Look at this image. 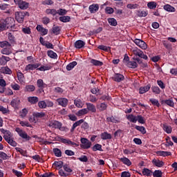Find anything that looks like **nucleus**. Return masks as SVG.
<instances>
[{
  "mask_svg": "<svg viewBox=\"0 0 177 177\" xmlns=\"http://www.w3.org/2000/svg\"><path fill=\"white\" fill-rule=\"evenodd\" d=\"M57 102L58 103L59 106H62V107H67L68 104V100L65 97H61L57 99Z\"/></svg>",
  "mask_w": 177,
  "mask_h": 177,
  "instance_id": "12",
  "label": "nucleus"
},
{
  "mask_svg": "<svg viewBox=\"0 0 177 177\" xmlns=\"http://www.w3.org/2000/svg\"><path fill=\"white\" fill-rule=\"evenodd\" d=\"M74 104L76 107H78V109H82V107H84V103L80 98H77L74 100Z\"/></svg>",
  "mask_w": 177,
  "mask_h": 177,
  "instance_id": "28",
  "label": "nucleus"
},
{
  "mask_svg": "<svg viewBox=\"0 0 177 177\" xmlns=\"http://www.w3.org/2000/svg\"><path fill=\"white\" fill-rule=\"evenodd\" d=\"M151 174H153V171L147 168L142 169V174L145 176H151Z\"/></svg>",
  "mask_w": 177,
  "mask_h": 177,
  "instance_id": "54",
  "label": "nucleus"
},
{
  "mask_svg": "<svg viewBox=\"0 0 177 177\" xmlns=\"http://www.w3.org/2000/svg\"><path fill=\"white\" fill-rule=\"evenodd\" d=\"M93 151H103V149H102V145L100 144H95L93 147H92Z\"/></svg>",
  "mask_w": 177,
  "mask_h": 177,
  "instance_id": "50",
  "label": "nucleus"
},
{
  "mask_svg": "<svg viewBox=\"0 0 177 177\" xmlns=\"http://www.w3.org/2000/svg\"><path fill=\"white\" fill-rule=\"evenodd\" d=\"M11 47H6L1 50L2 55H7L9 56L12 53V49H10Z\"/></svg>",
  "mask_w": 177,
  "mask_h": 177,
  "instance_id": "41",
  "label": "nucleus"
},
{
  "mask_svg": "<svg viewBox=\"0 0 177 177\" xmlns=\"http://www.w3.org/2000/svg\"><path fill=\"white\" fill-rule=\"evenodd\" d=\"M47 55L48 57H50V59H57V54L52 50H48L47 52Z\"/></svg>",
  "mask_w": 177,
  "mask_h": 177,
  "instance_id": "39",
  "label": "nucleus"
},
{
  "mask_svg": "<svg viewBox=\"0 0 177 177\" xmlns=\"http://www.w3.org/2000/svg\"><path fill=\"white\" fill-rule=\"evenodd\" d=\"M149 102H151V104H153V106H156V107H160V102H158V100L151 98L149 100Z\"/></svg>",
  "mask_w": 177,
  "mask_h": 177,
  "instance_id": "58",
  "label": "nucleus"
},
{
  "mask_svg": "<svg viewBox=\"0 0 177 177\" xmlns=\"http://www.w3.org/2000/svg\"><path fill=\"white\" fill-rule=\"evenodd\" d=\"M45 13L46 15H51V16H53V17H55V16H56V15H57V10L53 8H47L45 11Z\"/></svg>",
  "mask_w": 177,
  "mask_h": 177,
  "instance_id": "22",
  "label": "nucleus"
},
{
  "mask_svg": "<svg viewBox=\"0 0 177 177\" xmlns=\"http://www.w3.org/2000/svg\"><path fill=\"white\" fill-rule=\"evenodd\" d=\"M53 151L55 156V157H62V150L58 148H54Z\"/></svg>",
  "mask_w": 177,
  "mask_h": 177,
  "instance_id": "57",
  "label": "nucleus"
},
{
  "mask_svg": "<svg viewBox=\"0 0 177 177\" xmlns=\"http://www.w3.org/2000/svg\"><path fill=\"white\" fill-rule=\"evenodd\" d=\"M15 131H17V133H18L19 136H20V138H22V139H25V140L26 141H28L31 139V137H30V136H28V134H27L26 131H23L19 127H17L15 129Z\"/></svg>",
  "mask_w": 177,
  "mask_h": 177,
  "instance_id": "7",
  "label": "nucleus"
},
{
  "mask_svg": "<svg viewBox=\"0 0 177 177\" xmlns=\"http://www.w3.org/2000/svg\"><path fill=\"white\" fill-rule=\"evenodd\" d=\"M52 68V66L50 65H46V66H41L39 68H37L38 71H48V70H50Z\"/></svg>",
  "mask_w": 177,
  "mask_h": 177,
  "instance_id": "49",
  "label": "nucleus"
},
{
  "mask_svg": "<svg viewBox=\"0 0 177 177\" xmlns=\"http://www.w3.org/2000/svg\"><path fill=\"white\" fill-rule=\"evenodd\" d=\"M134 44L137 45V46H139L141 49L146 50L147 48V44L145 42V41L140 39H136L133 40Z\"/></svg>",
  "mask_w": 177,
  "mask_h": 177,
  "instance_id": "9",
  "label": "nucleus"
},
{
  "mask_svg": "<svg viewBox=\"0 0 177 177\" xmlns=\"http://www.w3.org/2000/svg\"><path fill=\"white\" fill-rule=\"evenodd\" d=\"M97 48L100 50H104V52H111V48H110L109 46H104V45H100V46H98Z\"/></svg>",
  "mask_w": 177,
  "mask_h": 177,
  "instance_id": "47",
  "label": "nucleus"
},
{
  "mask_svg": "<svg viewBox=\"0 0 177 177\" xmlns=\"http://www.w3.org/2000/svg\"><path fill=\"white\" fill-rule=\"evenodd\" d=\"M2 23L6 30H8L9 28H15V27L16 26V24H15V18L13 17H7Z\"/></svg>",
  "mask_w": 177,
  "mask_h": 177,
  "instance_id": "3",
  "label": "nucleus"
},
{
  "mask_svg": "<svg viewBox=\"0 0 177 177\" xmlns=\"http://www.w3.org/2000/svg\"><path fill=\"white\" fill-rule=\"evenodd\" d=\"M150 88H151V85H150L149 84H147V86H142L140 88L139 93L140 95H143V93H146V92H149V91H150Z\"/></svg>",
  "mask_w": 177,
  "mask_h": 177,
  "instance_id": "18",
  "label": "nucleus"
},
{
  "mask_svg": "<svg viewBox=\"0 0 177 177\" xmlns=\"http://www.w3.org/2000/svg\"><path fill=\"white\" fill-rule=\"evenodd\" d=\"M17 77L18 80L19 81V82H23L24 78V74H23V73L18 72L17 73Z\"/></svg>",
  "mask_w": 177,
  "mask_h": 177,
  "instance_id": "61",
  "label": "nucleus"
},
{
  "mask_svg": "<svg viewBox=\"0 0 177 177\" xmlns=\"http://www.w3.org/2000/svg\"><path fill=\"white\" fill-rule=\"evenodd\" d=\"M77 63L75 61H73L71 63H69L67 66H66V70L67 71H71V70H73V68H74L75 67V66H77Z\"/></svg>",
  "mask_w": 177,
  "mask_h": 177,
  "instance_id": "35",
  "label": "nucleus"
},
{
  "mask_svg": "<svg viewBox=\"0 0 177 177\" xmlns=\"http://www.w3.org/2000/svg\"><path fill=\"white\" fill-rule=\"evenodd\" d=\"M85 46V42L82 40H77L75 42V48L76 49H82Z\"/></svg>",
  "mask_w": 177,
  "mask_h": 177,
  "instance_id": "20",
  "label": "nucleus"
},
{
  "mask_svg": "<svg viewBox=\"0 0 177 177\" xmlns=\"http://www.w3.org/2000/svg\"><path fill=\"white\" fill-rule=\"evenodd\" d=\"M97 109L100 111H104V110H107V104H106V103L104 102H102L101 104L97 106Z\"/></svg>",
  "mask_w": 177,
  "mask_h": 177,
  "instance_id": "38",
  "label": "nucleus"
},
{
  "mask_svg": "<svg viewBox=\"0 0 177 177\" xmlns=\"http://www.w3.org/2000/svg\"><path fill=\"white\" fill-rule=\"evenodd\" d=\"M0 48H12V44L8 41H0Z\"/></svg>",
  "mask_w": 177,
  "mask_h": 177,
  "instance_id": "40",
  "label": "nucleus"
},
{
  "mask_svg": "<svg viewBox=\"0 0 177 177\" xmlns=\"http://www.w3.org/2000/svg\"><path fill=\"white\" fill-rule=\"evenodd\" d=\"M54 167H56V168H57L58 169H62V168H63L64 167V163L63 161L59 160V161H55L53 165Z\"/></svg>",
  "mask_w": 177,
  "mask_h": 177,
  "instance_id": "43",
  "label": "nucleus"
},
{
  "mask_svg": "<svg viewBox=\"0 0 177 177\" xmlns=\"http://www.w3.org/2000/svg\"><path fill=\"white\" fill-rule=\"evenodd\" d=\"M57 15H59V16H66L67 15V10L59 8L57 10Z\"/></svg>",
  "mask_w": 177,
  "mask_h": 177,
  "instance_id": "52",
  "label": "nucleus"
},
{
  "mask_svg": "<svg viewBox=\"0 0 177 177\" xmlns=\"http://www.w3.org/2000/svg\"><path fill=\"white\" fill-rule=\"evenodd\" d=\"M163 9L166 10V12H176V9L174 6L169 4L165 5L163 6Z\"/></svg>",
  "mask_w": 177,
  "mask_h": 177,
  "instance_id": "24",
  "label": "nucleus"
},
{
  "mask_svg": "<svg viewBox=\"0 0 177 177\" xmlns=\"http://www.w3.org/2000/svg\"><path fill=\"white\" fill-rule=\"evenodd\" d=\"M156 154L162 157H168V156H172V153L169 151H158L156 152Z\"/></svg>",
  "mask_w": 177,
  "mask_h": 177,
  "instance_id": "29",
  "label": "nucleus"
},
{
  "mask_svg": "<svg viewBox=\"0 0 177 177\" xmlns=\"http://www.w3.org/2000/svg\"><path fill=\"white\" fill-rule=\"evenodd\" d=\"M161 104L162 106H169V107H174L175 103L174 102V100L171 99L169 100H162L160 101Z\"/></svg>",
  "mask_w": 177,
  "mask_h": 177,
  "instance_id": "13",
  "label": "nucleus"
},
{
  "mask_svg": "<svg viewBox=\"0 0 177 177\" xmlns=\"http://www.w3.org/2000/svg\"><path fill=\"white\" fill-rule=\"evenodd\" d=\"M50 128H55V129H60L62 128V122L59 121H51L48 124Z\"/></svg>",
  "mask_w": 177,
  "mask_h": 177,
  "instance_id": "14",
  "label": "nucleus"
},
{
  "mask_svg": "<svg viewBox=\"0 0 177 177\" xmlns=\"http://www.w3.org/2000/svg\"><path fill=\"white\" fill-rule=\"evenodd\" d=\"M111 134L109 133L108 132L101 133V139H102V140H107V139H111Z\"/></svg>",
  "mask_w": 177,
  "mask_h": 177,
  "instance_id": "34",
  "label": "nucleus"
},
{
  "mask_svg": "<svg viewBox=\"0 0 177 177\" xmlns=\"http://www.w3.org/2000/svg\"><path fill=\"white\" fill-rule=\"evenodd\" d=\"M15 150L24 157H27V151H24L23 149L20 147H16Z\"/></svg>",
  "mask_w": 177,
  "mask_h": 177,
  "instance_id": "51",
  "label": "nucleus"
},
{
  "mask_svg": "<svg viewBox=\"0 0 177 177\" xmlns=\"http://www.w3.org/2000/svg\"><path fill=\"white\" fill-rule=\"evenodd\" d=\"M38 106L39 109H46V102L45 101H39L38 102Z\"/></svg>",
  "mask_w": 177,
  "mask_h": 177,
  "instance_id": "63",
  "label": "nucleus"
},
{
  "mask_svg": "<svg viewBox=\"0 0 177 177\" xmlns=\"http://www.w3.org/2000/svg\"><path fill=\"white\" fill-rule=\"evenodd\" d=\"M137 121L139 124H146V120H145V118L143 116L138 115H137Z\"/></svg>",
  "mask_w": 177,
  "mask_h": 177,
  "instance_id": "60",
  "label": "nucleus"
},
{
  "mask_svg": "<svg viewBox=\"0 0 177 177\" xmlns=\"http://www.w3.org/2000/svg\"><path fill=\"white\" fill-rule=\"evenodd\" d=\"M82 122H84V119H81V120H80L75 122L73 124V126H72V127H71V132H74V130L75 129V128H76L77 127H80V124H82Z\"/></svg>",
  "mask_w": 177,
  "mask_h": 177,
  "instance_id": "30",
  "label": "nucleus"
},
{
  "mask_svg": "<svg viewBox=\"0 0 177 177\" xmlns=\"http://www.w3.org/2000/svg\"><path fill=\"white\" fill-rule=\"evenodd\" d=\"M37 87L39 88V93H42V92H44V89H45V88L48 86V84H45L42 79L37 80Z\"/></svg>",
  "mask_w": 177,
  "mask_h": 177,
  "instance_id": "8",
  "label": "nucleus"
},
{
  "mask_svg": "<svg viewBox=\"0 0 177 177\" xmlns=\"http://www.w3.org/2000/svg\"><path fill=\"white\" fill-rule=\"evenodd\" d=\"M135 129L141 132L142 135L146 133V128H145L143 126H136Z\"/></svg>",
  "mask_w": 177,
  "mask_h": 177,
  "instance_id": "55",
  "label": "nucleus"
},
{
  "mask_svg": "<svg viewBox=\"0 0 177 177\" xmlns=\"http://www.w3.org/2000/svg\"><path fill=\"white\" fill-rule=\"evenodd\" d=\"M39 99L38 97L32 96L28 97V102L30 103V104H37L38 103Z\"/></svg>",
  "mask_w": 177,
  "mask_h": 177,
  "instance_id": "23",
  "label": "nucleus"
},
{
  "mask_svg": "<svg viewBox=\"0 0 177 177\" xmlns=\"http://www.w3.org/2000/svg\"><path fill=\"white\" fill-rule=\"evenodd\" d=\"M112 80L115 81V82H122V81H124V80H125V77H124V75L122 74L115 73L112 77Z\"/></svg>",
  "mask_w": 177,
  "mask_h": 177,
  "instance_id": "11",
  "label": "nucleus"
},
{
  "mask_svg": "<svg viewBox=\"0 0 177 177\" xmlns=\"http://www.w3.org/2000/svg\"><path fill=\"white\" fill-rule=\"evenodd\" d=\"M147 15H149L148 11L137 10V16H138V17H146V16H147Z\"/></svg>",
  "mask_w": 177,
  "mask_h": 177,
  "instance_id": "42",
  "label": "nucleus"
},
{
  "mask_svg": "<svg viewBox=\"0 0 177 177\" xmlns=\"http://www.w3.org/2000/svg\"><path fill=\"white\" fill-rule=\"evenodd\" d=\"M153 177H162V171L161 170H155L153 173Z\"/></svg>",
  "mask_w": 177,
  "mask_h": 177,
  "instance_id": "59",
  "label": "nucleus"
},
{
  "mask_svg": "<svg viewBox=\"0 0 177 177\" xmlns=\"http://www.w3.org/2000/svg\"><path fill=\"white\" fill-rule=\"evenodd\" d=\"M57 142H61L64 145H68V146H73V147H78V144L70 140L68 138H63V137L57 136L56 137Z\"/></svg>",
  "mask_w": 177,
  "mask_h": 177,
  "instance_id": "4",
  "label": "nucleus"
},
{
  "mask_svg": "<svg viewBox=\"0 0 177 177\" xmlns=\"http://www.w3.org/2000/svg\"><path fill=\"white\" fill-rule=\"evenodd\" d=\"M107 21L110 26H112L113 27H115L118 24L117 19L114 18H108Z\"/></svg>",
  "mask_w": 177,
  "mask_h": 177,
  "instance_id": "44",
  "label": "nucleus"
},
{
  "mask_svg": "<svg viewBox=\"0 0 177 177\" xmlns=\"http://www.w3.org/2000/svg\"><path fill=\"white\" fill-rule=\"evenodd\" d=\"M106 121L107 122H113V124H120V122L118 118H114V116L108 117Z\"/></svg>",
  "mask_w": 177,
  "mask_h": 177,
  "instance_id": "25",
  "label": "nucleus"
},
{
  "mask_svg": "<svg viewBox=\"0 0 177 177\" xmlns=\"http://www.w3.org/2000/svg\"><path fill=\"white\" fill-rule=\"evenodd\" d=\"M91 13H96L99 10V4L93 3L88 7Z\"/></svg>",
  "mask_w": 177,
  "mask_h": 177,
  "instance_id": "19",
  "label": "nucleus"
},
{
  "mask_svg": "<svg viewBox=\"0 0 177 177\" xmlns=\"http://www.w3.org/2000/svg\"><path fill=\"white\" fill-rule=\"evenodd\" d=\"M46 114L44 112H36L33 113V117L35 118H44Z\"/></svg>",
  "mask_w": 177,
  "mask_h": 177,
  "instance_id": "56",
  "label": "nucleus"
},
{
  "mask_svg": "<svg viewBox=\"0 0 177 177\" xmlns=\"http://www.w3.org/2000/svg\"><path fill=\"white\" fill-rule=\"evenodd\" d=\"M36 30H37L39 32H41L42 35H46V34H48V29L44 28L41 25H37Z\"/></svg>",
  "mask_w": 177,
  "mask_h": 177,
  "instance_id": "26",
  "label": "nucleus"
},
{
  "mask_svg": "<svg viewBox=\"0 0 177 177\" xmlns=\"http://www.w3.org/2000/svg\"><path fill=\"white\" fill-rule=\"evenodd\" d=\"M62 168L63 169H59L58 171L59 176L67 177L71 175V173L73 172V169L70 167V165L64 164Z\"/></svg>",
  "mask_w": 177,
  "mask_h": 177,
  "instance_id": "1",
  "label": "nucleus"
},
{
  "mask_svg": "<svg viewBox=\"0 0 177 177\" xmlns=\"http://www.w3.org/2000/svg\"><path fill=\"white\" fill-rule=\"evenodd\" d=\"M152 164L155 165V167H158V168H161L162 167H164L165 162L162 160H157V159H153L152 160Z\"/></svg>",
  "mask_w": 177,
  "mask_h": 177,
  "instance_id": "17",
  "label": "nucleus"
},
{
  "mask_svg": "<svg viewBox=\"0 0 177 177\" xmlns=\"http://www.w3.org/2000/svg\"><path fill=\"white\" fill-rule=\"evenodd\" d=\"M162 129L165 131V132H166L167 133H172V127L171 126H168L167 124H164L162 125Z\"/></svg>",
  "mask_w": 177,
  "mask_h": 177,
  "instance_id": "45",
  "label": "nucleus"
},
{
  "mask_svg": "<svg viewBox=\"0 0 177 177\" xmlns=\"http://www.w3.org/2000/svg\"><path fill=\"white\" fill-rule=\"evenodd\" d=\"M151 90L155 95H160V93H161V90L160 89L159 86H152Z\"/></svg>",
  "mask_w": 177,
  "mask_h": 177,
  "instance_id": "53",
  "label": "nucleus"
},
{
  "mask_svg": "<svg viewBox=\"0 0 177 177\" xmlns=\"http://www.w3.org/2000/svg\"><path fill=\"white\" fill-rule=\"evenodd\" d=\"M60 31H62L60 26H55L54 25L52 28V32L53 34H55V35H59V34H60Z\"/></svg>",
  "mask_w": 177,
  "mask_h": 177,
  "instance_id": "32",
  "label": "nucleus"
},
{
  "mask_svg": "<svg viewBox=\"0 0 177 177\" xmlns=\"http://www.w3.org/2000/svg\"><path fill=\"white\" fill-rule=\"evenodd\" d=\"M81 145L80 147L84 149V150H88V149H91V146H92V142L88 140V138H82L80 140Z\"/></svg>",
  "mask_w": 177,
  "mask_h": 177,
  "instance_id": "6",
  "label": "nucleus"
},
{
  "mask_svg": "<svg viewBox=\"0 0 177 177\" xmlns=\"http://www.w3.org/2000/svg\"><path fill=\"white\" fill-rule=\"evenodd\" d=\"M126 118L128 121L133 122V124H136V122H138V116H136L133 114L127 115Z\"/></svg>",
  "mask_w": 177,
  "mask_h": 177,
  "instance_id": "16",
  "label": "nucleus"
},
{
  "mask_svg": "<svg viewBox=\"0 0 177 177\" xmlns=\"http://www.w3.org/2000/svg\"><path fill=\"white\" fill-rule=\"evenodd\" d=\"M90 63H91V64H93V66H97L99 67H102V66H103V62H100L99 60L95 59H92L90 61Z\"/></svg>",
  "mask_w": 177,
  "mask_h": 177,
  "instance_id": "36",
  "label": "nucleus"
},
{
  "mask_svg": "<svg viewBox=\"0 0 177 177\" xmlns=\"http://www.w3.org/2000/svg\"><path fill=\"white\" fill-rule=\"evenodd\" d=\"M133 53L135 55V56H138V57H140V59H144L145 60H147L148 59L147 55H145L143 51H142L140 49L133 50Z\"/></svg>",
  "mask_w": 177,
  "mask_h": 177,
  "instance_id": "10",
  "label": "nucleus"
},
{
  "mask_svg": "<svg viewBox=\"0 0 177 177\" xmlns=\"http://www.w3.org/2000/svg\"><path fill=\"white\" fill-rule=\"evenodd\" d=\"M14 2L21 10H27L30 8V3L24 0H14Z\"/></svg>",
  "mask_w": 177,
  "mask_h": 177,
  "instance_id": "5",
  "label": "nucleus"
},
{
  "mask_svg": "<svg viewBox=\"0 0 177 177\" xmlns=\"http://www.w3.org/2000/svg\"><path fill=\"white\" fill-rule=\"evenodd\" d=\"M88 109L86 108L82 109L79 110L75 115H77V117H81V115H85V114H88Z\"/></svg>",
  "mask_w": 177,
  "mask_h": 177,
  "instance_id": "33",
  "label": "nucleus"
},
{
  "mask_svg": "<svg viewBox=\"0 0 177 177\" xmlns=\"http://www.w3.org/2000/svg\"><path fill=\"white\" fill-rule=\"evenodd\" d=\"M9 60H10V57L3 55L0 57V66H5Z\"/></svg>",
  "mask_w": 177,
  "mask_h": 177,
  "instance_id": "27",
  "label": "nucleus"
},
{
  "mask_svg": "<svg viewBox=\"0 0 177 177\" xmlns=\"http://www.w3.org/2000/svg\"><path fill=\"white\" fill-rule=\"evenodd\" d=\"M127 66L129 68H136L138 67V63L135 61H129L127 62Z\"/></svg>",
  "mask_w": 177,
  "mask_h": 177,
  "instance_id": "48",
  "label": "nucleus"
},
{
  "mask_svg": "<svg viewBox=\"0 0 177 177\" xmlns=\"http://www.w3.org/2000/svg\"><path fill=\"white\" fill-rule=\"evenodd\" d=\"M127 8L128 9H138V8H139V4H138V3H135V4L129 3V4H127Z\"/></svg>",
  "mask_w": 177,
  "mask_h": 177,
  "instance_id": "62",
  "label": "nucleus"
},
{
  "mask_svg": "<svg viewBox=\"0 0 177 177\" xmlns=\"http://www.w3.org/2000/svg\"><path fill=\"white\" fill-rule=\"evenodd\" d=\"M8 39L11 44H13V42H15V36L11 32H9L8 34Z\"/></svg>",
  "mask_w": 177,
  "mask_h": 177,
  "instance_id": "64",
  "label": "nucleus"
},
{
  "mask_svg": "<svg viewBox=\"0 0 177 177\" xmlns=\"http://www.w3.org/2000/svg\"><path fill=\"white\" fill-rule=\"evenodd\" d=\"M120 160L121 162H122L124 165H127V167H131L132 165V162H131V160H129L127 157L120 158Z\"/></svg>",
  "mask_w": 177,
  "mask_h": 177,
  "instance_id": "21",
  "label": "nucleus"
},
{
  "mask_svg": "<svg viewBox=\"0 0 177 177\" xmlns=\"http://www.w3.org/2000/svg\"><path fill=\"white\" fill-rule=\"evenodd\" d=\"M26 16H30V12L27 11L15 12V19L19 24H23V23H24V18Z\"/></svg>",
  "mask_w": 177,
  "mask_h": 177,
  "instance_id": "2",
  "label": "nucleus"
},
{
  "mask_svg": "<svg viewBox=\"0 0 177 177\" xmlns=\"http://www.w3.org/2000/svg\"><path fill=\"white\" fill-rule=\"evenodd\" d=\"M59 21H62V23H68L70 20H71V18L70 16H64L63 15L62 17H59Z\"/></svg>",
  "mask_w": 177,
  "mask_h": 177,
  "instance_id": "37",
  "label": "nucleus"
},
{
  "mask_svg": "<svg viewBox=\"0 0 177 177\" xmlns=\"http://www.w3.org/2000/svg\"><path fill=\"white\" fill-rule=\"evenodd\" d=\"M147 6L151 10L156 9L157 8V3L156 1H150L147 3Z\"/></svg>",
  "mask_w": 177,
  "mask_h": 177,
  "instance_id": "46",
  "label": "nucleus"
},
{
  "mask_svg": "<svg viewBox=\"0 0 177 177\" xmlns=\"http://www.w3.org/2000/svg\"><path fill=\"white\" fill-rule=\"evenodd\" d=\"M35 91V86L28 84L24 88V92H34Z\"/></svg>",
  "mask_w": 177,
  "mask_h": 177,
  "instance_id": "31",
  "label": "nucleus"
},
{
  "mask_svg": "<svg viewBox=\"0 0 177 177\" xmlns=\"http://www.w3.org/2000/svg\"><path fill=\"white\" fill-rule=\"evenodd\" d=\"M86 110H88V113H89V111L91 113H96V106H95V104L90 102H86Z\"/></svg>",
  "mask_w": 177,
  "mask_h": 177,
  "instance_id": "15",
  "label": "nucleus"
}]
</instances>
